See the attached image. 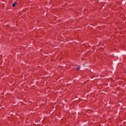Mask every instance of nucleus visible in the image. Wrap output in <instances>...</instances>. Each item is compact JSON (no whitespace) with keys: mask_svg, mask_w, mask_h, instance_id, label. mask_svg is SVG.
I'll use <instances>...</instances> for the list:
<instances>
[{"mask_svg":"<svg viewBox=\"0 0 126 126\" xmlns=\"http://www.w3.org/2000/svg\"><path fill=\"white\" fill-rule=\"evenodd\" d=\"M17 3H16V2H15L14 4H12V6L13 7H15V5L17 4Z\"/></svg>","mask_w":126,"mask_h":126,"instance_id":"obj_1","label":"nucleus"},{"mask_svg":"<svg viewBox=\"0 0 126 126\" xmlns=\"http://www.w3.org/2000/svg\"><path fill=\"white\" fill-rule=\"evenodd\" d=\"M76 70H78L79 69H80V67H78L76 69Z\"/></svg>","mask_w":126,"mask_h":126,"instance_id":"obj_2","label":"nucleus"}]
</instances>
